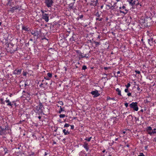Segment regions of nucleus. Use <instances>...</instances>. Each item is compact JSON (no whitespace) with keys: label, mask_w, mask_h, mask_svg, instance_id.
<instances>
[{"label":"nucleus","mask_w":156,"mask_h":156,"mask_svg":"<svg viewBox=\"0 0 156 156\" xmlns=\"http://www.w3.org/2000/svg\"><path fill=\"white\" fill-rule=\"evenodd\" d=\"M148 43L150 46H152L156 43V35H153L148 39Z\"/></svg>","instance_id":"nucleus-1"},{"label":"nucleus","mask_w":156,"mask_h":156,"mask_svg":"<svg viewBox=\"0 0 156 156\" xmlns=\"http://www.w3.org/2000/svg\"><path fill=\"white\" fill-rule=\"evenodd\" d=\"M7 126H0V137L1 136L5 135L7 133L6 130Z\"/></svg>","instance_id":"nucleus-2"},{"label":"nucleus","mask_w":156,"mask_h":156,"mask_svg":"<svg viewBox=\"0 0 156 156\" xmlns=\"http://www.w3.org/2000/svg\"><path fill=\"white\" fill-rule=\"evenodd\" d=\"M138 103L136 102H133L129 105L130 108L133 109L134 111H137L139 108L137 105Z\"/></svg>","instance_id":"nucleus-3"},{"label":"nucleus","mask_w":156,"mask_h":156,"mask_svg":"<svg viewBox=\"0 0 156 156\" xmlns=\"http://www.w3.org/2000/svg\"><path fill=\"white\" fill-rule=\"evenodd\" d=\"M146 130L148 133L150 135H151L153 134H154L156 133V129H154L153 130L151 131V130H152V129L151 126L147 127Z\"/></svg>","instance_id":"nucleus-4"},{"label":"nucleus","mask_w":156,"mask_h":156,"mask_svg":"<svg viewBox=\"0 0 156 156\" xmlns=\"http://www.w3.org/2000/svg\"><path fill=\"white\" fill-rule=\"evenodd\" d=\"M44 108V105H42V103L39 102V105L38 106H36L35 107V112H36L38 113L40 110L42 111V108Z\"/></svg>","instance_id":"nucleus-5"},{"label":"nucleus","mask_w":156,"mask_h":156,"mask_svg":"<svg viewBox=\"0 0 156 156\" xmlns=\"http://www.w3.org/2000/svg\"><path fill=\"white\" fill-rule=\"evenodd\" d=\"M44 3L46 6L48 8L51 7L54 2L53 0H45Z\"/></svg>","instance_id":"nucleus-6"},{"label":"nucleus","mask_w":156,"mask_h":156,"mask_svg":"<svg viewBox=\"0 0 156 156\" xmlns=\"http://www.w3.org/2000/svg\"><path fill=\"white\" fill-rule=\"evenodd\" d=\"M120 12L121 13H123L125 14L127 12L128 10L126 9L125 6H123L122 7H119Z\"/></svg>","instance_id":"nucleus-7"},{"label":"nucleus","mask_w":156,"mask_h":156,"mask_svg":"<svg viewBox=\"0 0 156 156\" xmlns=\"http://www.w3.org/2000/svg\"><path fill=\"white\" fill-rule=\"evenodd\" d=\"M42 13H43L42 14V19L44 20L46 22H48L49 20L48 14L46 13H44L43 11L42 12Z\"/></svg>","instance_id":"nucleus-8"},{"label":"nucleus","mask_w":156,"mask_h":156,"mask_svg":"<svg viewBox=\"0 0 156 156\" xmlns=\"http://www.w3.org/2000/svg\"><path fill=\"white\" fill-rule=\"evenodd\" d=\"M75 51L77 54V56L79 59H81L82 58H83V53H82L81 51L79 50H76Z\"/></svg>","instance_id":"nucleus-9"},{"label":"nucleus","mask_w":156,"mask_h":156,"mask_svg":"<svg viewBox=\"0 0 156 156\" xmlns=\"http://www.w3.org/2000/svg\"><path fill=\"white\" fill-rule=\"evenodd\" d=\"M31 33L32 35H34V37H37L39 35V32L37 30H32Z\"/></svg>","instance_id":"nucleus-10"},{"label":"nucleus","mask_w":156,"mask_h":156,"mask_svg":"<svg viewBox=\"0 0 156 156\" xmlns=\"http://www.w3.org/2000/svg\"><path fill=\"white\" fill-rule=\"evenodd\" d=\"M91 94L93 95H94V97L95 98L97 97L100 95V94L98 93V91L97 90L92 91Z\"/></svg>","instance_id":"nucleus-11"},{"label":"nucleus","mask_w":156,"mask_h":156,"mask_svg":"<svg viewBox=\"0 0 156 156\" xmlns=\"http://www.w3.org/2000/svg\"><path fill=\"white\" fill-rule=\"evenodd\" d=\"M21 69H16L14 70L13 73L15 75H19L21 73Z\"/></svg>","instance_id":"nucleus-12"},{"label":"nucleus","mask_w":156,"mask_h":156,"mask_svg":"<svg viewBox=\"0 0 156 156\" xmlns=\"http://www.w3.org/2000/svg\"><path fill=\"white\" fill-rule=\"evenodd\" d=\"M83 147L87 151L89 150V145L86 142H84L83 145Z\"/></svg>","instance_id":"nucleus-13"},{"label":"nucleus","mask_w":156,"mask_h":156,"mask_svg":"<svg viewBox=\"0 0 156 156\" xmlns=\"http://www.w3.org/2000/svg\"><path fill=\"white\" fill-rule=\"evenodd\" d=\"M22 30L26 31H29L30 30V28L28 27L27 26H22Z\"/></svg>","instance_id":"nucleus-14"},{"label":"nucleus","mask_w":156,"mask_h":156,"mask_svg":"<svg viewBox=\"0 0 156 156\" xmlns=\"http://www.w3.org/2000/svg\"><path fill=\"white\" fill-rule=\"evenodd\" d=\"M6 100L5 101V102L7 103V105L10 106L12 107V106L13 105V104H12V102L10 101L9 99L7 100V98H6Z\"/></svg>","instance_id":"nucleus-15"},{"label":"nucleus","mask_w":156,"mask_h":156,"mask_svg":"<svg viewBox=\"0 0 156 156\" xmlns=\"http://www.w3.org/2000/svg\"><path fill=\"white\" fill-rule=\"evenodd\" d=\"M128 1L129 2V4H130L132 6H133L136 4L135 0H130L129 1Z\"/></svg>","instance_id":"nucleus-16"},{"label":"nucleus","mask_w":156,"mask_h":156,"mask_svg":"<svg viewBox=\"0 0 156 156\" xmlns=\"http://www.w3.org/2000/svg\"><path fill=\"white\" fill-rule=\"evenodd\" d=\"M8 3L7 4V5H9L11 7H12V5L13 4V2H12V0H7Z\"/></svg>","instance_id":"nucleus-17"},{"label":"nucleus","mask_w":156,"mask_h":156,"mask_svg":"<svg viewBox=\"0 0 156 156\" xmlns=\"http://www.w3.org/2000/svg\"><path fill=\"white\" fill-rule=\"evenodd\" d=\"M63 132L65 135H68L70 133L69 132L68 130H66V129H63L62 130Z\"/></svg>","instance_id":"nucleus-18"},{"label":"nucleus","mask_w":156,"mask_h":156,"mask_svg":"<svg viewBox=\"0 0 156 156\" xmlns=\"http://www.w3.org/2000/svg\"><path fill=\"white\" fill-rule=\"evenodd\" d=\"M75 2H73L69 5V8L70 9H73V6Z\"/></svg>","instance_id":"nucleus-19"},{"label":"nucleus","mask_w":156,"mask_h":156,"mask_svg":"<svg viewBox=\"0 0 156 156\" xmlns=\"http://www.w3.org/2000/svg\"><path fill=\"white\" fill-rule=\"evenodd\" d=\"M116 92H118L117 94L121 96V91L120 90L119 88H117L116 89Z\"/></svg>","instance_id":"nucleus-20"},{"label":"nucleus","mask_w":156,"mask_h":156,"mask_svg":"<svg viewBox=\"0 0 156 156\" xmlns=\"http://www.w3.org/2000/svg\"><path fill=\"white\" fill-rule=\"evenodd\" d=\"M14 9V10H17V9H20V7L19 6V5H17V6H14V7H12Z\"/></svg>","instance_id":"nucleus-21"},{"label":"nucleus","mask_w":156,"mask_h":156,"mask_svg":"<svg viewBox=\"0 0 156 156\" xmlns=\"http://www.w3.org/2000/svg\"><path fill=\"white\" fill-rule=\"evenodd\" d=\"M69 40L72 42L75 41L74 35H73L72 36V37L69 39Z\"/></svg>","instance_id":"nucleus-22"},{"label":"nucleus","mask_w":156,"mask_h":156,"mask_svg":"<svg viewBox=\"0 0 156 156\" xmlns=\"http://www.w3.org/2000/svg\"><path fill=\"white\" fill-rule=\"evenodd\" d=\"M60 109L58 112V113H61L62 111H64V108H62L61 106H60Z\"/></svg>","instance_id":"nucleus-23"},{"label":"nucleus","mask_w":156,"mask_h":156,"mask_svg":"<svg viewBox=\"0 0 156 156\" xmlns=\"http://www.w3.org/2000/svg\"><path fill=\"white\" fill-rule=\"evenodd\" d=\"M103 20V18H99V17H97L96 18V20H99V21H102Z\"/></svg>","instance_id":"nucleus-24"},{"label":"nucleus","mask_w":156,"mask_h":156,"mask_svg":"<svg viewBox=\"0 0 156 156\" xmlns=\"http://www.w3.org/2000/svg\"><path fill=\"white\" fill-rule=\"evenodd\" d=\"M0 101H1V104H5V101H3V99H2V98H1V99H0Z\"/></svg>","instance_id":"nucleus-25"},{"label":"nucleus","mask_w":156,"mask_h":156,"mask_svg":"<svg viewBox=\"0 0 156 156\" xmlns=\"http://www.w3.org/2000/svg\"><path fill=\"white\" fill-rule=\"evenodd\" d=\"M47 75L48 76L50 77V78H51L52 77V74L51 73H47Z\"/></svg>","instance_id":"nucleus-26"},{"label":"nucleus","mask_w":156,"mask_h":156,"mask_svg":"<svg viewBox=\"0 0 156 156\" xmlns=\"http://www.w3.org/2000/svg\"><path fill=\"white\" fill-rule=\"evenodd\" d=\"M130 84L129 83L127 85H125V86L126 88H128L130 86Z\"/></svg>","instance_id":"nucleus-27"},{"label":"nucleus","mask_w":156,"mask_h":156,"mask_svg":"<svg viewBox=\"0 0 156 156\" xmlns=\"http://www.w3.org/2000/svg\"><path fill=\"white\" fill-rule=\"evenodd\" d=\"M94 43L96 44V46L98 45H99L100 44V43L98 42L95 41H94Z\"/></svg>","instance_id":"nucleus-28"},{"label":"nucleus","mask_w":156,"mask_h":156,"mask_svg":"<svg viewBox=\"0 0 156 156\" xmlns=\"http://www.w3.org/2000/svg\"><path fill=\"white\" fill-rule=\"evenodd\" d=\"M95 16H97V17H99L100 15L99 14V12H97L95 14Z\"/></svg>","instance_id":"nucleus-29"},{"label":"nucleus","mask_w":156,"mask_h":156,"mask_svg":"<svg viewBox=\"0 0 156 156\" xmlns=\"http://www.w3.org/2000/svg\"><path fill=\"white\" fill-rule=\"evenodd\" d=\"M128 117L129 119L131 120H132L133 119V116L132 115H129L128 116Z\"/></svg>","instance_id":"nucleus-30"},{"label":"nucleus","mask_w":156,"mask_h":156,"mask_svg":"<svg viewBox=\"0 0 156 156\" xmlns=\"http://www.w3.org/2000/svg\"><path fill=\"white\" fill-rule=\"evenodd\" d=\"M89 55L88 54H85L84 56L83 55V57L84 58H88L89 57Z\"/></svg>","instance_id":"nucleus-31"},{"label":"nucleus","mask_w":156,"mask_h":156,"mask_svg":"<svg viewBox=\"0 0 156 156\" xmlns=\"http://www.w3.org/2000/svg\"><path fill=\"white\" fill-rule=\"evenodd\" d=\"M70 126V125L68 123H66L64 126V127H67Z\"/></svg>","instance_id":"nucleus-32"},{"label":"nucleus","mask_w":156,"mask_h":156,"mask_svg":"<svg viewBox=\"0 0 156 156\" xmlns=\"http://www.w3.org/2000/svg\"><path fill=\"white\" fill-rule=\"evenodd\" d=\"M91 138H92L91 137H89V138H86L85 139V140H87V141L89 142V141H90Z\"/></svg>","instance_id":"nucleus-33"},{"label":"nucleus","mask_w":156,"mask_h":156,"mask_svg":"<svg viewBox=\"0 0 156 156\" xmlns=\"http://www.w3.org/2000/svg\"><path fill=\"white\" fill-rule=\"evenodd\" d=\"M9 11L10 12H11L12 13H13L14 12V9L12 7L10 9V10Z\"/></svg>","instance_id":"nucleus-34"},{"label":"nucleus","mask_w":156,"mask_h":156,"mask_svg":"<svg viewBox=\"0 0 156 156\" xmlns=\"http://www.w3.org/2000/svg\"><path fill=\"white\" fill-rule=\"evenodd\" d=\"M65 116V115L64 114H61L59 115V117L61 118H64Z\"/></svg>","instance_id":"nucleus-35"},{"label":"nucleus","mask_w":156,"mask_h":156,"mask_svg":"<svg viewBox=\"0 0 156 156\" xmlns=\"http://www.w3.org/2000/svg\"><path fill=\"white\" fill-rule=\"evenodd\" d=\"M87 69V66H86L84 65L83 66L82 68V69L83 70H85Z\"/></svg>","instance_id":"nucleus-36"},{"label":"nucleus","mask_w":156,"mask_h":156,"mask_svg":"<svg viewBox=\"0 0 156 156\" xmlns=\"http://www.w3.org/2000/svg\"><path fill=\"white\" fill-rule=\"evenodd\" d=\"M27 73V72H25L24 71L23 72V75L24 76H26Z\"/></svg>","instance_id":"nucleus-37"},{"label":"nucleus","mask_w":156,"mask_h":156,"mask_svg":"<svg viewBox=\"0 0 156 156\" xmlns=\"http://www.w3.org/2000/svg\"><path fill=\"white\" fill-rule=\"evenodd\" d=\"M137 89L138 90V91H140V92H142V90H141L140 88L139 87H138L137 88Z\"/></svg>","instance_id":"nucleus-38"},{"label":"nucleus","mask_w":156,"mask_h":156,"mask_svg":"<svg viewBox=\"0 0 156 156\" xmlns=\"http://www.w3.org/2000/svg\"><path fill=\"white\" fill-rule=\"evenodd\" d=\"M58 103H59L61 105H63V103L62 101H60L58 102Z\"/></svg>","instance_id":"nucleus-39"},{"label":"nucleus","mask_w":156,"mask_h":156,"mask_svg":"<svg viewBox=\"0 0 156 156\" xmlns=\"http://www.w3.org/2000/svg\"><path fill=\"white\" fill-rule=\"evenodd\" d=\"M124 91H125V92L126 93H128V92H129L128 89V88H126V89H125Z\"/></svg>","instance_id":"nucleus-40"},{"label":"nucleus","mask_w":156,"mask_h":156,"mask_svg":"<svg viewBox=\"0 0 156 156\" xmlns=\"http://www.w3.org/2000/svg\"><path fill=\"white\" fill-rule=\"evenodd\" d=\"M138 156H145L144 154L142 153H140V154L138 155Z\"/></svg>","instance_id":"nucleus-41"},{"label":"nucleus","mask_w":156,"mask_h":156,"mask_svg":"<svg viewBox=\"0 0 156 156\" xmlns=\"http://www.w3.org/2000/svg\"><path fill=\"white\" fill-rule=\"evenodd\" d=\"M124 105L126 108L128 106V104L127 103H126L124 104Z\"/></svg>","instance_id":"nucleus-42"},{"label":"nucleus","mask_w":156,"mask_h":156,"mask_svg":"<svg viewBox=\"0 0 156 156\" xmlns=\"http://www.w3.org/2000/svg\"><path fill=\"white\" fill-rule=\"evenodd\" d=\"M135 72L137 74H140V72L139 71L136 70Z\"/></svg>","instance_id":"nucleus-43"},{"label":"nucleus","mask_w":156,"mask_h":156,"mask_svg":"<svg viewBox=\"0 0 156 156\" xmlns=\"http://www.w3.org/2000/svg\"><path fill=\"white\" fill-rule=\"evenodd\" d=\"M12 104H13V105H14L15 106H16V104L14 101L12 102Z\"/></svg>","instance_id":"nucleus-44"},{"label":"nucleus","mask_w":156,"mask_h":156,"mask_svg":"<svg viewBox=\"0 0 156 156\" xmlns=\"http://www.w3.org/2000/svg\"><path fill=\"white\" fill-rule=\"evenodd\" d=\"M127 95L128 96H130L131 95V93H129L127 94Z\"/></svg>","instance_id":"nucleus-45"},{"label":"nucleus","mask_w":156,"mask_h":156,"mask_svg":"<svg viewBox=\"0 0 156 156\" xmlns=\"http://www.w3.org/2000/svg\"><path fill=\"white\" fill-rule=\"evenodd\" d=\"M83 15H81L79 17V18H80V19H82V18H83Z\"/></svg>","instance_id":"nucleus-46"},{"label":"nucleus","mask_w":156,"mask_h":156,"mask_svg":"<svg viewBox=\"0 0 156 156\" xmlns=\"http://www.w3.org/2000/svg\"><path fill=\"white\" fill-rule=\"evenodd\" d=\"M74 127V126L73 125H71V129H73Z\"/></svg>","instance_id":"nucleus-47"},{"label":"nucleus","mask_w":156,"mask_h":156,"mask_svg":"<svg viewBox=\"0 0 156 156\" xmlns=\"http://www.w3.org/2000/svg\"><path fill=\"white\" fill-rule=\"evenodd\" d=\"M111 98H110L109 97H107V100H109L111 99Z\"/></svg>","instance_id":"nucleus-48"},{"label":"nucleus","mask_w":156,"mask_h":156,"mask_svg":"<svg viewBox=\"0 0 156 156\" xmlns=\"http://www.w3.org/2000/svg\"><path fill=\"white\" fill-rule=\"evenodd\" d=\"M109 68L108 67H104V69L105 70H107Z\"/></svg>","instance_id":"nucleus-49"},{"label":"nucleus","mask_w":156,"mask_h":156,"mask_svg":"<svg viewBox=\"0 0 156 156\" xmlns=\"http://www.w3.org/2000/svg\"><path fill=\"white\" fill-rule=\"evenodd\" d=\"M98 2V0H96V1H95V6H96L97 5V3Z\"/></svg>","instance_id":"nucleus-50"},{"label":"nucleus","mask_w":156,"mask_h":156,"mask_svg":"<svg viewBox=\"0 0 156 156\" xmlns=\"http://www.w3.org/2000/svg\"><path fill=\"white\" fill-rule=\"evenodd\" d=\"M5 135H2V138H6V137L5 136Z\"/></svg>","instance_id":"nucleus-51"},{"label":"nucleus","mask_w":156,"mask_h":156,"mask_svg":"<svg viewBox=\"0 0 156 156\" xmlns=\"http://www.w3.org/2000/svg\"><path fill=\"white\" fill-rule=\"evenodd\" d=\"M147 147H148L147 146H146L145 147H144L145 149L146 150L147 149Z\"/></svg>","instance_id":"nucleus-52"},{"label":"nucleus","mask_w":156,"mask_h":156,"mask_svg":"<svg viewBox=\"0 0 156 156\" xmlns=\"http://www.w3.org/2000/svg\"><path fill=\"white\" fill-rule=\"evenodd\" d=\"M153 141L156 142V138H154V139Z\"/></svg>","instance_id":"nucleus-53"},{"label":"nucleus","mask_w":156,"mask_h":156,"mask_svg":"<svg viewBox=\"0 0 156 156\" xmlns=\"http://www.w3.org/2000/svg\"><path fill=\"white\" fill-rule=\"evenodd\" d=\"M47 153L46 152H45V154H44V156H46V155H47Z\"/></svg>","instance_id":"nucleus-54"},{"label":"nucleus","mask_w":156,"mask_h":156,"mask_svg":"<svg viewBox=\"0 0 156 156\" xmlns=\"http://www.w3.org/2000/svg\"><path fill=\"white\" fill-rule=\"evenodd\" d=\"M43 85V83H41V84H40V86L41 87V86H42Z\"/></svg>","instance_id":"nucleus-55"},{"label":"nucleus","mask_w":156,"mask_h":156,"mask_svg":"<svg viewBox=\"0 0 156 156\" xmlns=\"http://www.w3.org/2000/svg\"><path fill=\"white\" fill-rule=\"evenodd\" d=\"M38 118L39 119H40L41 118V116H39L38 117Z\"/></svg>","instance_id":"nucleus-56"},{"label":"nucleus","mask_w":156,"mask_h":156,"mask_svg":"<svg viewBox=\"0 0 156 156\" xmlns=\"http://www.w3.org/2000/svg\"><path fill=\"white\" fill-rule=\"evenodd\" d=\"M117 73L118 74L120 73V71H118V72H117Z\"/></svg>","instance_id":"nucleus-57"},{"label":"nucleus","mask_w":156,"mask_h":156,"mask_svg":"<svg viewBox=\"0 0 156 156\" xmlns=\"http://www.w3.org/2000/svg\"><path fill=\"white\" fill-rule=\"evenodd\" d=\"M44 79H45L47 80H49V78H46V77H44Z\"/></svg>","instance_id":"nucleus-58"},{"label":"nucleus","mask_w":156,"mask_h":156,"mask_svg":"<svg viewBox=\"0 0 156 156\" xmlns=\"http://www.w3.org/2000/svg\"><path fill=\"white\" fill-rule=\"evenodd\" d=\"M24 85H25V87H26V86H27V85H27V84L26 83H25Z\"/></svg>","instance_id":"nucleus-59"},{"label":"nucleus","mask_w":156,"mask_h":156,"mask_svg":"<svg viewBox=\"0 0 156 156\" xmlns=\"http://www.w3.org/2000/svg\"><path fill=\"white\" fill-rule=\"evenodd\" d=\"M34 152H32V154H31V155H34Z\"/></svg>","instance_id":"nucleus-60"},{"label":"nucleus","mask_w":156,"mask_h":156,"mask_svg":"<svg viewBox=\"0 0 156 156\" xmlns=\"http://www.w3.org/2000/svg\"><path fill=\"white\" fill-rule=\"evenodd\" d=\"M126 146L127 147H129V144H127L126 145Z\"/></svg>","instance_id":"nucleus-61"},{"label":"nucleus","mask_w":156,"mask_h":156,"mask_svg":"<svg viewBox=\"0 0 156 156\" xmlns=\"http://www.w3.org/2000/svg\"><path fill=\"white\" fill-rule=\"evenodd\" d=\"M111 99H112V100H115L114 98H111Z\"/></svg>","instance_id":"nucleus-62"},{"label":"nucleus","mask_w":156,"mask_h":156,"mask_svg":"<svg viewBox=\"0 0 156 156\" xmlns=\"http://www.w3.org/2000/svg\"><path fill=\"white\" fill-rule=\"evenodd\" d=\"M140 111L141 112H143V110L142 109Z\"/></svg>","instance_id":"nucleus-63"},{"label":"nucleus","mask_w":156,"mask_h":156,"mask_svg":"<svg viewBox=\"0 0 156 156\" xmlns=\"http://www.w3.org/2000/svg\"><path fill=\"white\" fill-rule=\"evenodd\" d=\"M126 133V131H123V133H124V134H125V133Z\"/></svg>","instance_id":"nucleus-64"}]
</instances>
